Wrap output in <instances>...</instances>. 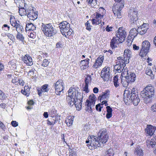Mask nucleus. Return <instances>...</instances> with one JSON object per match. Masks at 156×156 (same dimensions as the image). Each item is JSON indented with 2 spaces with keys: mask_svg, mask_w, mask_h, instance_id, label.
Wrapping results in <instances>:
<instances>
[{
  "mask_svg": "<svg viewBox=\"0 0 156 156\" xmlns=\"http://www.w3.org/2000/svg\"><path fill=\"white\" fill-rule=\"evenodd\" d=\"M123 99L124 101L126 100L128 101V99L131 100L135 106L137 105L140 101L138 92L135 90L134 88L130 90H125L123 94Z\"/></svg>",
  "mask_w": 156,
  "mask_h": 156,
  "instance_id": "obj_1",
  "label": "nucleus"
},
{
  "mask_svg": "<svg viewBox=\"0 0 156 156\" xmlns=\"http://www.w3.org/2000/svg\"><path fill=\"white\" fill-rule=\"evenodd\" d=\"M141 97L146 104L150 102L154 95V89L152 86L146 87L141 92Z\"/></svg>",
  "mask_w": 156,
  "mask_h": 156,
  "instance_id": "obj_2",
  "label": "nucleus"
},
{
  "mask_svg": "<svg viewBox=\"0 0 156 156\" xmlns=\"http://www.w3.org/2000/svg\"><path fill=\"white\" fill-rule=\"evenodd\" d=\"M41 29L44 34L48 37H51L55 34L57 31L55 27L51 23L42 25Z\"/></svg>",
  "mask_w": 156,
  "mask_h": 156,
  "instance_id": "obj_3",
  "label": "nucleus"
},
{
  "mask_svg": "<svg viewBox=\"0 0 156 156\" xmlns=\"http://www.w3.org/2000/svg\"><path fill=\"white\" fill-rule=\"evenodd\" d=\"M96 97L94 94L90 95L89 97V100L86 101L85 109L88 112L91 113L92 112V109L95 105Z\"/></svg>",
  "mask_w": 156,
  "mask_h": 156,
  "instance_id": "obj_4",
  "label": "nucleus"
},
{
  "mask_svg": "<svg viewBox=\"0 0 156 156\" xmlns=\"http://www.w3.org/2000/svg\"><path fill=\"white\" fill-rule=\"evenodd\" d=\"M116 34V37H113L110 42V45L112 48H115L116 46L115 44H118L123 42L125 40V37H122L120 35L119 33L117 31Z\"/></svg>",
  "mask_w": 156,
  "mask_h": 156,
  "instance_id": "obj_5",
  "label": "nucleus"
},
{
  "mask_svg": "<svg viewBox=\"0 0 156 156\" xmlns=\"http://www.w3.org/2000/svg\"><path fill=\"white\" fill-rule=\"evenodd\" d=\"M150 44L147 41H145L142 43V48L141 49L139 55L143 57L146 56L149 51Z\"/></svg>",
  "mask_w": 156,
  "mask_h": 156,
  "instance_id": "obj_6",
  "label": "nucleus"
},
{
  "mask_svg": "<svg viewBox=\"0 0 156 156\" xmlns=\"http://www.w3.org/2000/svg\"><path fill=\"white\" fill-rule=\"evenodd\" d=\"M98 135L99 136L98 139L100 142H101L103 144H105L108 138V136L107 135L106 129H103L101 130L98 133Z\"/></svg>",
  "mask_w": 156,
  "mask_h": 156,
  "instance_id": "obj_7",
  "label": "nucleus"
},
{
  "mask_svg": "<svg viewBox=\"0 0 156 156\" xmlns=\"http://www.w3.org/2000/svg\"><path fill=\"white\" fill-rule=\"evenodd\" d=\"M59 27L61 29V34L67 38V36L65 34L70 27L69 24L66 21H63L59 24Z\"/></svg>",
  "mask_w": 156,
  "mask_h": 156,
  "instance_id": "obj_8",
  "label": "nucleus"
},
{
  "mask_svg": "<svg viewBox=\"0 0 156 156\" xmlns=\"http://www.w3.org/2000/svg\"><path fill=\"white\" fill-rule=\"evenodd\" d=\"M123 3H124V2L122 3L121 6L119 5V4L115 5V3L112 8V11L115 15L117 16L119 18H121V12L120 11L122 10V7L124 6V4H123Z\"/></svg>",
  "mask_w": 156,
  "mask_h": 156,
  "instance_id": "obj_9",
  "label": "nucleus"
},
{
  "mask_svg": "<svg viewBox=\"0 0 156 156\" xmlns=\"http://www.w3.org/2000/svg\"><path fill=\"white\" fill-rule=\"evenodd\" d=\"M110 68L106 67L101 71V76L105 81H107L109 79L110 74Z\"/></svg>",
  "mask_w": 156,
  "mask_h": 156,
  "instance_id": "obj_10",
  "label": "nucleus"
},
{
  "mask_svg": "<svg viewBox=\"0 0 156 156\" xmlns=\"http://www.w3.org/2000/svg\"><path fill=\"white\" fill-rule=\"evenodd\" d=\"M147 136H152L156 132V127L151 125H148L145 129Z\"/></svg>",
  "mask_w": 156,
  "mask_h": 156,
  "instance_id": "obj_11",
  "label": "nucleus"
},
{
  "mask_svg": "<svg viewBox=\"0 0 156 156\" xmlns=\"http://www.w3.org/2000/svg\"><path fill=\"white\" fill-rule=\"evenodd\" d=\"M137 12L135 11H133L130 13V21L131 24L135 25L138 26L137 25V22L138 21V18H137Z\"/></svg>",
  "mask_w": 156,
  "mask_h": 156,
  "instance_id": "obj_12",
  "label": "nucleus"
},
{
  "mask_svg": "<svg viewBox=\"0 0 156 156\" xmlns=\"http://www.w3.org/2000/svg\"><path fill=\"white\" fill-rule=\"evenodd\" d=\"M27 16L30 20H34L37 18V12L34 11L33 9L27 11Z\"/></svg>",
  "mask_w": 156,
  "mask_h": 156,
  "instance_id": "obj_13",
  "label": "nucleus"
},
{
  "mask_svg": "<svg viewBox=\"0 0 156 156\" xmlns=\"http://www.w3.org/2000/svg\"><path fill=\"white\" fill-rule=\"evenodd\" d=\"M49 89V88H48V85L47 84H45L43 85L41 87V88H37V89L38 94L39 96H41L42 95V92H48Z\"/></svg>",
  "mask_w": 156,
  "mask_h": 156,
  "instance_id": "obj_14",
  "label": "nucleus"
},
{
  "mask_svg": "<svg viewBox=\"0 0 156 156\" xmlns=\"http://www.w3.org/2000/svg\"><path fill=\"white\" fill-rule=\"evenodd\" d=\"M22 60L28 66H31L33 65L32 59L28 54L25 55L22 58Z\"/></svg>",
  "mask_w": 156,
  "mask_h": 156,
  "instance_id": "obj_15",
  "label": "nucleus"
},
{
  "mask_svg": "<svg viewBox=\"0 0 156 156\" xmlns=\"http://www.w3.org/2000/svg\"><path fill=\"white\" fill-rule=\"evenodd\" d=\"M72 97L74 98L77 102L82 101L83 98V94L82 93L78 92L76 93V91H73L72 93Z\"/></svg>",
  "mask_w": 156,
  "mask_h": 156,
  "instance_id": "obj_16",
  "label": "nucleus"
},
{
  "mask_svg": "<svg viewBox=\"0 0 156 156\" xmlns=\"http://www.w3.org/2000/svg\"><path fill=\"white\" fill-rule=\"evenodd\" d=\"M148 28L147 24L145 23L143 24L141 26H140L139 27H138V30L139 31V34L141 35L144 34L146 33Z\"/></svg>",
  "mask_w": 156,
  "mask_h": 156,
  "instance_id": "obj_17",
  "label": "nucleus"
},
{
  "mask_svg": "<svg viewBox=\"0 0 156 156\" xmlns=\"http://www.w3.org/2000/svg\"><path fill=\"white\" fill-rule=\"evenodd\" d=\"M125 77L126 79V81L128 83L134 82L136 77V75L135 73L131 72H130L127 76H125Z\"/></svg>",
  "mask_w": 156,
  "mask_h": 156,
  "instance_id": "obj_18",
  "label": "nucleus"
},
{
  "mask_svg": "<svg viewBox=\"0 0 156 156\" xmlns=\"http://www.w3.org/2000/svg\"><path fill=\"white\" fill-rule=\"evenodd\" d=\"M110 91L108 90L105 91L102 93V94L98 97V99L101 101V100L108 99L109 97Z\"/></svg>",
  "mask_w": 156,
  "mask_h": 156,
  "instance_id": "obj_19",
  "label": "nucleus"
},
{
  "mask_svg": "<svg viewBox=\"0 0 156 156\" xmlns=\"http://www.w3.org/2000/svg\"><path fill=\"white\" fill-rule=\"evenodd\" d=\"M72 96H67L66 97V101L69 106L71 107L73 105H76L77 101Z\"/></svg>",
  "mask_w": 156,
  "mask_h": 156,
  "instance_id": "obj_20",
  "label": "nucleus"
},
{
  "mask_svg": "<svg viewBox=\"0 0 156 156\" xmlns=\"http://www.w3.org/2000/svg\"><path fill=\"white\" fill-rule=\"evenodd\" d=\"M89 60L90 59L89 58H87L85 60H82L81 61L80 64L83 66V69H85L86 67H88Z\"/></svg>",
  "mask_w": 156,
  "mask_h": 156,
  "instance_id": "obj_21",
  "label": "nucleus"
},
{
  "mask_svg": "<svg viewBox=\"0 0 156 156\" xmlns=\"http://www.w3.org/2000/svg\"><path fill=\"white\" fill-rule=\"evenodd\" d=\"M36 27L32 23H29L26 24V30H34L36 29Z\"/></svg>",
  "mask_w": 156,
  "mask_h": 156,
  "instance_id": "obj_22",
  "label": "nucleus"
},
{
  "mask_svg": "<svg viewBox=\"0 0 156 156\" xmlns=\"http://www.w3.org/2000/svg\"><path fill=\"white\" fill-rule=\"evenodd\" d=\"M55 93L57 95H59L62 92V93H63L64 87H63V85L61 86L60 85L58 87H55Z\"/></svg>",
  "mask_w": 156,
  "mask_h": 156,
  "instance_id": "obj_23",
  "label": "nucleus"
},
{
  "mask_svg": "<svg viewBox=\"0 0 156 156\" xmlns=\"http://www.w3.org/2000/svg\"><path fill=\"white\" fill-rule=\"evenodd\" d=\"M118 31L120 35L122 36V37H125V38H126L127 36V34L124 28L122 27H119Z\"/></svg>",
  "mask_w": 156,
  "mask_h": 156,
  "instance_id": "obj_24",
  "label": "nucleus"
},
{
  "mask_svg": "<svg viewBox=\"0 0 156 156\" xmlns=\"http://www.w3.org/2000/svg\"><path fill=\"white\" fill-rule=\"evenodd\" d=\"M138 31V28L137 29H136V28H133L130 31L129 34H131V36L134 38L139 33Z\"/></svg>",
  "mask_w": 156,
  "mask_h": 156,
  "instance_id": "obj_25",
  "label": "nucleus"
},
{
  "mask_svg": "<svg viewBox=\"0 0 156 156\" xmlns=\"http://www.w3.org/2000/svg\"><path fill=\"white\" fill-rule=\"evenodd\" d=\"M19 12L21 16H26L27 12L24 7H19Z\"/></svg>",
  "mask_w": 156,
  "mask_h": 156,
  "instance_id": "obj_26",
  "label": "nucleus"
},
{
  "mask_svg": "<svg viewBox=\"0 0 156 156\" xmlns=\"http://www.w3.org/2000/svg\"><path fill=\"white\" fill-rule=\"evenodd\" d=\"M88 3L90 4L91 7L96 8V6L97 4V0H87Z\"/></svg>",
  "mask_w": 156,
  "mask_h": 156,
  "instance_id": "obj_27",
  "label": "nucleus"
},
{
  "mask_svg": "<svg viewBox=\"0 0 156 156\" xmlns=\"http://www.w3.org/2000/svg\"><path fill=\"white\" fill-rule=\"evenodd\" d=\"M95 18L98 20V21H101V19L103 18L104 15L98 13V12H96L95 13Z\"/></svg>",
  "mask_w": 156,
  "mask_h": 156,
  "instance_id": "obj_28",
  "label": "nucleus"
},
{
  "mask_svg": "<svg viewBox=\"0 0 156 156\" xmlns=\"http://www.w3.org/2000/svg\"><path fill=\"white\" fill-rule=\"evenodd\" d=\"M153 72L151 69L149 68L147 69L146 70V74L150 76L151 77V79H153L154 78V75L152 73Z\"/></svg>",
  "mask_w": 156,
  "mask_h": 156,
  "instance_id": "obj_29",
  "label": "nucleus"
},
{
  "mask_svg": "<svg viewBox=\"0 0 156 156\" xmlns=\"http://www.w3.org/2000/svg\"><path fill=\"white\" fill-rule=\"evenodd\" d=\"M118 76L117 75L115 76L113 78V82L114 86L116 87H118L119 85V83L118 82Z\"/></svg>",
  "mask_w": 156,
  "mask_h": 156,
  "instance_id": "obj_30",
  "label": "nucleus"
},
{
  "mask_svg": "<svg viewBox=\"0 0 156 156\" xmlns=\"http://www.w3.org/2000/svg\"><path fill=\"white\" fill-rule=\"evenodd\" d=\"M114 69L117 70L118 73H121L123 69V67L120 65L118 66V64H116L114 66Z\"/></svg>",
  "mask_w": 156,
  "mask_h": 156,
  "instance_id": "obj_31",
  "label": "nucleus"
},
{
  "mask_svg": "<svg viewBox=\"0 0 156 156\" xmlns=\"http://www.w3.org/2000/svg\"><path fill=\"white\" fill-rule=\"evenodd\" d=\"M16 29L17 32V33H22L24 31L23 27L19 24L18 26L16 27Z\"/></svg>",
  "mask_w": 156,
  "mask_h": 156,
  "instance_id": "obj_32",
  "label": "nucleus"
},
{
  "mask_svg": "<svg viewBox=\"0 0 156 156\" xmlns=\"http://www.w3.org/2000/svg\"><path fill=\"white\" fill-rule=\"evenodd\" d=\"M136 153L138 156H142L143 155L142 150L139 147H137L136 149Z\"/></svg>",
  "mask_w": 156,
  "mask_h": 156,
  "instance_id": "obj_33",
  "label": "nucleus"
},
{
  "mask_svg": "<svg viewBox=\"0 0 156 156\" xmlns=\"http://www.w3.org/2000/svg\"><path fill=\"white\" fill-rule=\"evenodd\" d=\"M105 154L107 156H113L114 155L113 150L111 148L108 149L106 152Z\"/></svg>",
  "mask_w": 156,
  "mask_h": 156,
  "instance_id": "obj_34",
  "label": "nucleus"
},
{
  "mask_svg": "<svg viewBox=\"0 0 156 156\" xmlns=\"http://www.w3.org/2000/svg\"><path fill=\"white\" fill-rule=\"evenodd\" d=\"M21 32L17 33L16 38L17 39H19L22 41H24V37L21 34Z\"/></svg>",
  "mask_w": 156,
  "mask_h": 156,
  "instance_id": "obj_35",
  "label": "nucleus"
},
{
  "mask_svg": "<svg viewBox=\"0 0 156 156\" xmlns=\"http://www.w3.org/2000/svg\"><path fill=\"white\" fill-rule=\"evenodd\" d=\"M54 84H54L53 86L54 87V88H55V87H58L60 85V86L63 85V82H62V80H59L56 82Z\"/></svg>",
  "mask_w": 156,
  "mask_h": 156,
  "instance_id": "obj_36",
  "label": "nucleus"
},
{
  "mask_svg": "<svg viewBox=\"0 0 156 156\" xmlns=\"http://www.w3.org/2000/svg\"><path fill=\"white\" fill-rule=\"evenodd\" d=\"M82 101H79L78 102H76V105H75L76 108V110H80L82 108Z\"/></svg>",
  "mask_w": 156,
  "mask_h": 156,
  "instance_id": "obj_37",
  "label": "nucleus"
},
{
  "mask_svg": "<svg viewBox=\"0 0 156 156\" xmlns=\"http://www.w3.org/2000/svg\"><path fill=\"white\" fill-rule=\"evenodd\" d=\"M85 85H88L89 82L91 81V76L90 75H87V77L85 78Z\"/></svg>",
  "mask_w": 156,
  "mask_h": 156,
  "instance_id": "obj_38",
  "label": "nucleus"
},
{
  "mask_svg": "<svg viewBox=\"0 0 156 156\" xmlns=\"http://www.w3.org/2000/svg\"><path fill=\"white\" fill-rule=\"evenodd\" d=\"M131 51L129 50H125L124 51V55L126 56L128 58H130L131 56Z\"/></svg>",
  "mask_w": 156,
  "mask_h": 156,
  "instance_id": "obj_39",
  "label": "nucleus"
},
{
  "mask_svg": "<svg viewBox=\"0 0 156 156\" xmlns=\"http://www.w3.org/2000/svg\"><path fill=\"white\" fill-rule=\"evenodd\" d=\"M134 38H133V37L131 36H128L127 38V41L128 43L127 44L128 45H129L130 44H131V43L133 41V40Z\"/></svg>",
  "mask_w": 156,
  "mask_h": 156,
  "instance_id": "obj_40",
  "label": "nucleus"
},
{
  "mask_svg": "<svg viewBox=\"0 0 156 156\" xmlns=\"http://www.w3.org/2000/svg\"><path fill=\"white\" fill-rule=\"evenodd\" d=\"M49 62L46 59H44L42 64V66L44 67H47L48 66Z\"/></svg>",
  "mask_w": 156,
  "mask_h": 156,
  "instance_id": "obj_41",
  "label": "nucleus"
},
{
  "mask_svg": "<svg viewBox=\"0 0 156 156\" xmlns=\"http://www.w3.org/2000/svg\"><path fill=\"white\" fill-rule=\"evenodd\" d=\"M2 29L3 30L8 31L10 30V27L8 25L5 24L2 27Z\"/></svg>",
  "mask_w": 156,
  "mask_h": 156,
  "instance_id": "obj_42",
  "label": "nucleus"
},
{
  "mask_svg": "<svg viewBox=\"0 0 156 156\" xmlns=\"http://www.w3.org/2000/svg\"><path fill=\"white\" fill-rule=\"evenodd\" d=\"M92 23L94 25H98L101 23V21H98V20L96 19H93L91 20Z\"/></svg>",
  "mask_w": 156,
  "mask_h": 156,
  "instance_id": "obj_43",
  "label": "nucleus"
},
{
  "mask_svg": "<svg viewBox=\"0 0 156 156\" xmlns=\"http://www.w3.org/2000/svg\"><path fill=\"white\" fill-rule=\"evenodd\" d=\"M118 64H119V65L123 67H125L126 66L125 62L124 59L120 60V61H118Z\"/></svg>",
  "mask_w": 156,
  "mask_h": 156,
  "instance_id": "obj_44",
  "label": "nucleus"
},
{
  "mask_svg": "<svg viewBox=\"0 0 156 156\" xmlns=\"http://www.w3.org/2000/svg\"><path fill=\"white\" fill-rule=\"evenodd\" d=\"M5 94L0 90V100H4L5 99Z\"/></svg>",
  "mask_w": 156,
  "mask_h": 156,
  "instance_id": "obj_45",
  "label": "nucleus"
},
{
  "mask_svg": "<svg viewBox=\"0 0 156 156\" xmlns=\"http://www.w3.org/2000/svg\"><path fill=\"white\" fill-rule=\"evenodd\" d=\"M28 36L31 38L32 39H34L35 38L36 36V34L34 32H31L29 34Z\"/></svg>",
  "mask_w": 156,
  "mask_h": 156,
  "instance_id": "obj_46",
  "label": "nucleus"
},
{
  "mask_svg": "<svg viewBox=\"0 0 156 156\" xmlns=\"http://www.w3.org/2000/svg\"><path fill=\"white\" fill-rule=\"evenodd\" d=\"M51 119H52L53 121V125L56 122H57L58 121V120L60 119V117L57 116V117H54L52 118Z\"/></svg>",
  "mask_w": 156,
  "mask_h": 156,
  "instance_id": "obj_47",
  "label": "nucleus"
},
{
  "mask_svg": "<svg viewBox=\"0 0 156 156\" xmlns=\"http://www.w3.org/2000/svg\"><path fill=\"white\" fill-rule=\"evenodd\" d=\"M85 25L86 27V29L87 30H88L89 31H90L91 30V28L90 27L91 26L90 25V23H89V21H88L87 23H85Z\"/></svg>",
  "mask_w": 156,
  "mask_h": 156,
  "instance_id": "obj_48",
  "label": "nucleus"
},
{
  "mask_svg": "<svg viewBox=\"0 0 156 156\" xmlns=\"http://www.w3.org/2000/svg\"><path fill=\"white\" fill-rule=\"evenodd\" d=\"M149 144L152 147H154L156 144V142L154 140L151 139L150 141H149Z\"/></svg>",
  "mask_w": 156,
  "mask_h": 156,
  "instance_id": "obj_49",
  "label": "nucleus"
},
{
  "mask_svg": "<svg viewBox=\"0 0 156 156\" xmlns=\"http://www.w3.org/2000/svg\"><path fill=\"white\" fill-rule=\"evenodd\" d=\"M103 108V106H102L100 104H99L97 105L96 106V109L97 111H98L99 112L101 111V108Z\"/></svg>",
  "mask_w": 156,
  "mask_h": 156,
  "instance_id": "obj_50",
  "label": "nucleus"
},
{
  "mask_svg": "<svg viewBox=\"0 0 156 156\" xmlns=\"http://www.w3.org/2000/svg\"><path fill=\"white\" fill-rule=\"evenodd\" d=\"M96 63H97L98 65L99 66H100L102 63V62L101 60V59L100 58H98L96 60Z\"/></svg>",
  "mask_w": 156,
  "mask_h": 156,
  "instance_id": "obj_51",
  "label": "nucleus"
},
{
  "mask_svg": "<svg viewBox=\"0 0 156 156\" xmlns=\"http://www.w3.org/2000/svg\"><path fill=\"white\" fill-rule=\"evenodd\" d=\"M127 68V67H126L125 68H124V67H123V69L122 70V75H125L126 74L127 75H128V74L130 73L129 72V73L128 72V71L127 70V69H126Z\"/></svg>",
  "mask_w": 156,
  "mask_h": 156,
  "instance_id": "obj_52",
  "label": "nucleus"
},
{
  "mask_svg": "<svg viewBox=\"0 0 156 156\" xmlns=\"http://www.w3.org/2000/svg\"><path fill=\"white\" fill-rule=\"evenodd\" d=\"M95 136H94V137H92V138H91V140H90V144L92 145L93 146H94V144H95V142H96V141L97 140L96 138L94 137Z\"/></svg>",
  "mask_w": 156,
  "mask_h": 156,
  "instance_id": "obj_53",
  "label": "nucleus"
},
{
  "mask_svg": "<svg viewBox=\"0 0 156 156\" xmlns=\"http://www.w3.org/2000/svg\"><path fill=\"white\" fill-rule=\"evenodd\" d=\"M98 139V137L97 138V139L96 141V142H95L94 144H94V146L95 147H99L101 145Z\"/></svg>",
  "mask_w": 156,
  "mask_h": 156,
  "instance_id": "obj_54",
  "label": "nucleus"
},
{
  "mask_svg": "<svg viewBox=\"0 0 156 156\" xmlns=\"http://www.w3.org/2000/svg\"><path fill=\"white\" fill-rule=\"evenodd\" d=\"M66 124L68 126H70L71 125L73 124V120L72 119L71 120L70 119H68V120H66Z\"/></svg>",
  "mask_w": 156,
  "mask_h": 156,
  "instance_id": "obj_55",
  "label": "nucleus"
},
{
  "mask_svg": "<svg viewBox=\"0 0 156 156\" xmlns=\"http://www.w3.org/2000/svg\"><path fill=\"white\" fill-rule=\"evenodd\" d=\"M83 90L85 91L86 93H88L89 90L88 89V85H85V86L83 88Z\"/></svg>",
  "mask_w": 156,
  "mask_h": 156,
  "instance_id": "obj_56",
  "label": "nucleus"
},
{
  "mask_svg": "<svg viewBox=\"0 0 156 156\" xmlns=\"http://www.w3.org/2000/svg\"><path fill=\"white\" fill-rule=\"evenodd\" d=\"M69 30L68 31H66V34H67V35H69V36H70V35H72V34L73 33V30L72 29H69Z\"/></svg>",
  "mask_w": 156,
  "mask_h": 156,
  "instance_id": "obj_57",
  "label": "nucleus"
},
{
  "mask_svg": "<svg viewBox=\"0 0 156 156\" xmlns=\"http://www.w3.org/2000/svg\"><path fill=\"white\" fill-rule=\"evenodd\" d=\"M11 124L14 127H16L18 126V123L15 121H12L11 122Z\"/></svg>",
  "mask_w": 156,
  "mask_h": 156,
  "instance_id": "obj_58",
  "label": "nucleus"
},
{
  "mask_svg": "<svg viewBox=\"0 0 156 156\" xmlns=\"http://www.w3.org/2000/svg\"><path fill=\"white\" fill-rule=\"evenodd\" d=\"M107 113H111L112 112V109L110 106H107L106 107Z\"/></svg>",
  "mask_w": 156,
  "mask_h": 156,
  "instance_id": "obj_59",
  "label": "nucleus"
},
{
  "mask_svg": "<svg viewBox=\"0 0 156 156\" xmlns=\"http://www.w3.org/2000/svg\"><path fill=\"white\" fill-rule=\"evenodd\" d=\"M151 109L153 112H156V104H154L151 107Z\"/></svg>",
  "mask_w": 156,
  "mask_h": 156,
  "instance_id": "obj_60",
  "label": "nucleus"
},
{
  "mask_svg": "<svg viewBox=\"0 0 156 156\" xmlns=\"http://www.w3.org/2000/svg\"><path fill=\"white\" fill-rule=\"evenodd\" d=\"M73 91H74L72 89H71V88H70L68 91L69 95L68 96H72V93Z\"/></svg>",
  "mask_w": 156,
  "mask_h": 156,
  "instance_id": "obj_61",
  "label": "nucleus"
},
{
  "mask_svg": "<svg viewBox=\"0 0 156 156\" xmlns=\"http://www.w3.org/2000/svg\"><path fill=\"white\" fill-rule=\"evenodd\" d=\"M21 92L23 94L26 95V96H28L29 94V93L26 92L25 90H22L21 91Z\"/></svg>",
  "mask_w": 156,
  "mask_h": 156,
  "instance_id": "obj_62",
  "label": "nucleus"
},
{
  "mask_svg": "<svg viewBox=\"0 0 156 156\" xmlns=\"http://www.w3.org/2000/svg\"><path fill=\"white\" fill-rule=\"evenodd\" d=\"M113 27H109L108 25L107 26L106 29V30L107 32H110L112 31V29Z\"/></svg>",
  "mask_w": 156,
  "mask_h": 156,
  "instance_id": "obj_63",
  "label": "nucleus"
},
{
  "mask_svg": "<svg viewBox=\"0 0 156 156\" xmlns=\"http://www.w3.org/2000/svg\"><path fill=\"white\" fill-rule=\"evenodd\" d=\"M53 121L52 119H48L47 120V124L48 125H53Z\"/></svg>",
  "mask_w": 156,
  "mask_h": 156,
  "instance_id": "obj_64",
  "label": "nucleus"
}]
</instances>
